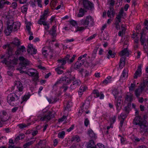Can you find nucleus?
<instances>
[{
    "label": "nucleus",
    "instance_id": "1",
    "mask_svg": "<svg viewBox=\"0 0 148 148\" xmlns=\"http://www.w3.org/2000/svg\"><path fill=\"white\" fill-rule=\"evenodd\" d=\"M133 124L139 127L140 133L148 134V125L144 118L138 115L136 116L133 120Z\"/></svg>",
    "mask_w": 148,
    "mask_h": 148
},
{
    "label": "nucleus",
    "instance_id": "2",
    "mask_svg": "<svg viewBox=\"0 0 148 148\" xmlns=\"http://www.w3.org/2000/svg\"><path fill=\"white\" fill-rule=\"evenodd\" d=\"M20 25L19 22H14L12 19H9L7 22V29L4 31V32L6 35L9 36L12 31H15L19 28Z\"/></svg>",
    "mask_w": 148,
    "mask_h": 148
},
{
    "label": "nucleus",
    "instance_id": "3",
    "mask_svg": "<svg viewBox=\"0 0 148 148\" xmlns=\"http://www.w3.org/2000/svg\"><path fill=\"white\" fill-rule=\"evenodd\" d=\"M19 99V97L15 93L10 94L7 97L8 102L12 106L15 105L17 103V101Z\"/></svg>",
    "mask_w": 148,
    "mask_h": 148
},
{
    "label": "nucleus",
    "instance_id": "4",
    "mask_svg": "<svg viewBox=\"0 0 148 148\" xmlns=\"http://www.w3.org/2000/svg\"><path fill=\"white\" fill-rule=\"evenodd\" d=\"M18 59L21 61L20 63L21 69H25L26 66L29 65L30 64V62L27 59L25 58L23 56L19 57Z\"/></svg>",
    "mask_w": 148,
    "mask_h": 148
},
{
    "label": "nucleus",
    "instance_id": "5",
    "mask_svg": "<svg viewBox=\"0 0 148 148\" xmlns=\"http://www.w3.org/2000/svg\"><path fill=\"white\" fill-rule=\"evenodd\" d=\"M70 56L69 55H67L66 56L63 58L61 59L58 60L57 61L59 64L58 66L60 68H64L63 65H64L66 63V61L68 62L69 61V59L70 58Z\"/></svg>",
    "mask_w": 148,
    "mask_h": 148
},
{
    "label": "nucleus",
    "instance_id": "6",
    "mask_svg": "<svg viewBox=\"0 0 148 148\" xmlns=\"http://www.w3.org/2000/svg\"><path fill=\"white\" fill-rule=\"evenodd\" d=\"M23 89V86L21 82L19 81H16L15 82V85L12 88V90H15L16 91L15 92L17 93L18 91L20 92L22 91Z\"/></svg>",
    "mask_w": 148,
    "mask_h": 148
},
{
    "label": "nucleus",
    "instance_id": "7",
    "mask_svg": "<svg viewBox=\"0 0 148 148\" xmlns=\"http://www.w3.org/2000/svg\"><path fill=\"white\" fill-rule=\"evenodd\" d=\"M54 116L52 114L51 112L49 111L45 114L43 116L41 117L40 120L42 121H46L48 122L54 117Z\"/></svg>",
    "mask_w": 148,
    "mask_h": 148
},
{
    "label": "nucleus",
    "instance_id": "8",
    "mask_svg": "<svg viewBox=\"0 0 148 148\" xmlns=\"http://www.w3.org/2000/svg\"><path fill=\"white\" fill-rule=\"evenodd\" d=\"M145 86L144 84L140 85L136 89L135 91V95L137 98H138L140 95L142 94L143 91L144 90Z\"/></svg>",
    "mask_w": 148,
    "mask_h": 148
},
{
    "label": "nucleus",
    "instance_id": "9",
    "mask_svg": "<svg viewBox=\"0 0 148 148\" xmlns=\"http://www.w3.org/2000/svg\"><path fill=\"white\" fill-rule=\"evenodd\" d=\"M3 48L4 49H5L6 48H7L8 53L9 55L8 56V59L11 60V59H10V58L12 56V51H13L11 45L10 44H7L3 45Z\"/></svg>",
    "mask_w": 148,
    "mask_h": 148
},
{
    "label": "nucleus",
    "instance_id": "10",
    "mask_svg": "<svg viewBox=\"0 0 148 148\" xmlns=\"http://www.w3.org/2000/svg\"><path fill=\"white\" fill-rule=\"evenodd\" d=\"M33 70L34 71H28V74L29 76L33 77L32 78L33 81L36 82L38 80L39 77L38 73L37 71L34 70Z\"/></svg>",
    "mask_w": 148,
    "mask_h": 148
},
{
    "label": "nucleus",
    "instance_id": "11",
    "mask_svg": "<svg viewBox=\"0 0 148 148\" xmlns=\"http://www.w3.org/2000/svg\"><path fill=\"white\" fill-rule=\"evenodd\" d=\"M83 4L84 8L87 9L91 10L92 8H94L93 3L89 1L83 0Z\"/></svg>",
    "mask_w": 148,
    "mask_h": 148
},
{
    "label": "nucleus",
    "instance_id": "12",
    "mask_svg": "<svg viewBox=\"0 0 148 148\" xmlns=\"http://www.w3.org/2000/svg\"><path fill=\"white\" fill-rule=\"evenodd\" d=\"M10 117L7 112L4 110H3L2 113L0 114V119L2 121L5 122L8 120Z\"/></svg>",
    "mask_w": 148,
    "mask_h": 148
},
{
    "label": "nucleus",
    "instance_id": "13",
    "mask_svg": "<svg viewBox=\"0 0 148 148\" xmlns=\"http://www.w3.org/2000/svg\"><path fill=\"white\" fill-rule=\"evenodd\" d=\"M145 30V29H142V32L140 33V41L142 45H144L146 41L145 34L144 32Z\"/></svg>",
    "mask_w": 148,
    "mask_h": 148
},
{
    "label": "nucleus",
    "instance_id": "14",
    "mask_svg": "<svg viewBox=\"0 0 148 148\" xmlns=\"http://www.w3.org/2000/svg\"><path fill=\"white\" fill-rule=\"evenodd\" d=\"M81 84V82L79 80L77 79L74 81L73 84L71 85L70 88L71 89H74L77 87L79 86Z\"/></svg>",
    "mask_w": 148,
    "mask_h": 148
},
{
    "label": "nucleus",
    "instance_id": "15",
    "mask_svg": "<svg viewBox=\"0 0 148 148\" xmlns=\"http://www.w3.org/2000/svg\"><path fill=\"white\" fill-rule=\"evenodd\" d=\"M115 14L114 9L113 7H110V9L107 12L108 16L110 18L114 17Z\"/></svg>",
    "mask_w": 148,
    "mask_h": 148
},
{
    "label": "nucleus",
    "instance_id": "16",
    "mask_svg": "<svg viewBox=\"0 0 148 148\" xmlns=\"http://www.w3.org/2000/svg\"><path fill=\"white\" fill-rule=\"evenodd\" d=\"M87 134L88 135V136L90 138L92 139H96V135L91 129H89L87 132Z\"/></svg>",
    "mask_w": 148,
    "mask_h": 148
},
{
    "label": "nucleus",
    "instance_id": "17",
    "mask_svg": "<svg viewBox=\"0 0 148 148\" xmlns=\"http://www.w3.org/2000/svg\"><path fill=\"white\" fill-rule=\"evenodd\" d=\"M117 100V103L116 104V109L118 111V112H119L121 108L122 104L123 103V101L121 99H119L121 97H119Z\"/></svg>",
    "mask_w": 148,
    "mask_h": 148
},
{
    "label": "nucleus",
    "instance_id": "18",
    "mask_svg": "<svg viewBox=\"0 0 148 148\" xmlns=\"http://www.w3.org/2000/svg\"><path fill=\"white\" fill-rule=\"evenodd\" d=\"M26 51L25 48L24 46H22L18 48L16 51V54L19 55Z\"/></svg>",
    "mask_w": 148,
    "mask_h": 148
},
{
    "label": "nucleus",
    "instance_id": "19",
    "mask_svg": "<svg viewBox=\"0 0 148 148\" xmlns=\"http://www.w3.org/2000/svg\"><path fill=\"white\" fill-rule=\"evenodd\" d=\"M134 95L131 92L129 94H126L125 99L129 102H131L133 100Z\"/></svg>",
    "mask_w": 148,
    "mask_h": 148
},
{
    "label": "nucleus",
    "instance_id": "20",
    "mask_svg": "<svg viewBox=\"0 0 148 148\" xmlns=\"http://www.w3.org/2000/svg\"><path fill=\"white\" fill-rule=\"evenodd\" d=\"M56 26L55 25H53L51 30L49 31V33L53 37H54L56 36Z\"/></svg>",
    "mask_w": 148,
    "mask_h": 148
},
{
    "label": "nucleus",
    "instance_id": "21",
    "mask_svg": "<svg viewBox=\"0 0 148 148\" xmlns=\"http://www.w3.org/2000/svg\"><path fill=\"white\" fill-rule=\"evenodd\" d=\"M134 142H143L145 139V138L143 136L141 137H134Z\"/></svg>",
    "mask_w": 148,
    "mask_h": 148
},
{
    "label": "nucleus",
    "instance_id": "22",
    "mask_svg": "<svg viewBox=\"0 0 148 148\" xmlns=\"http://www.w3.org/2000/svg\"><path fill=\"white\" fill-rule=\"evenodd\" d=\"M141 72V66H138V69L136 71L135 73L134 74V78L135 79L137 78L138 77L139 74Z\"/></svg>",
    "mask_w": 148,
    "mask_h": 148
},
{
    "label": "nucleus",
    "instance_id": "23",
    "mask_svg": "<svg viewBox=\"0 0 148 148\" xmlns=\"http://www.w3.org/2000/svg\"><path fill=\"white\" fill-rule=\"evenodd\" d=\"M88 21L87 20H86V19L85 20H81L79 21V25L85 26L84 27L86 28L88 25Z\"/></svg>",
    "mask_w": 148,
    "mask_h": 148
},
{
    "label": "nucleus",
    "instance_id": "24",
    "mask_svg": "<svg viewBox=\"0 0 148 148\" xmlns=\"http://www.w3.org/2000/svg\"><path fill=\"white\" fill-rule=\"evenodd\" d=\"M49 49L50 50V51H51L52 52L53 51V49H51V47H49V48H48L47 47H44L42 49V54L44 56H45V57L47 56V49Z\"/></svg>",
    "mask_w": 148,
    "mask_h": 148
},
{
    "label": "nucleus",
    "instance_id": "25",
    "mask_svg": "<svg viewBox=\"0 0 148 148\" xmlns=\"http://www.w3.org/2000/svg\"><path fill=\"white\" fill-rule=\"evenodd\" d=\"M62 82L63 84L65 83H67V84H69L71 82V81L68 77H62L61 78Z\"/></svg>",
    "mask_w": 148,
    "mask_h": 148
},
{
    "label": "nucleus",
    "instance_id": "26",
    "mask_svg": "<svg viewBox=\"0 0 148 148\" xmlns=\"http://www.w3.org/2000/svg\"><path fill=\"white\" fill-rule=\"evenodd\" d=\"M125 59V57H122L121 58L119 65L120 68H122L124 66Z\"/></svg>",
    "mask_w": 148,
    "mask_h": 148
},
{
    "label": "nucleus",
    "instance_id": "27",
    "mask_svg": "<svg viewBox=\"0 0 148 148\" xmlns=\"http://www.w3.org/2000/svg\"><path fill=\"white\" fill-rule=\"evenodd\" d=\"M86 20H87L88 22V25L90 23V25L91 26H93L94 24V20L93 18L90 16H87L86 18Z\"/></svg>",
    "mask_w": 148,
    "mask_h": 148
},
{
    "label": "nucleus",
    "instance_id": "28",
    "mask_svg": "<svg viewBox=\"0 0 148 148\" xmlns=\"http://www.w3.org/2000/svg\"><path fill=\"white\" fill-rule=\"evenodd\" d=\"M12 56L11 57V58H10V59H11V60H10L8 58V59L9 60L10 62H12V64L16 65L17 64L18 59L17 58H15L13 56L12 54Z\"/></svg>",
    "mask_w": 148,
    "mask_h": 148
},
{
    "label": "nucleus",
    "instance_id": "29",
    "mask_svg": "<svg viewBox=\"0 0 148 148\" xmlns=\"http://www.w3.org/2000/svg\"><path fill=\"white\" fill-rule=\"evenodd\" d=\"M82 66V64L81 62L77 61L75 64L74 68L75 70L79 69Z\"/></svg>",
    "mask_w": 148,
    "mask_h": 148
},
{
    "label": "nucleus",
    "instance_id": "30",
    "mask_svg": "<svg viewBox=\"0 0 148 148\" xmlns=\"http://www.w3.org/2000/svg\"><path fill=\"white\" fill-rule=\"evenodd\" d=\"M67 73L69 74V76L68 78L70 79V80L71 81L74 80V79H75V73H72L70 71H67Z\"/></svg>",
    "mask_w": 148,
    "mask_h": 148
},
{
    "label": "nucleus",
    "instance_id": "31",
    "mask_svg": "<svg viewBox=\"0 0 148 148\" xmlns=\"http://www.w3.org/2000/svg\"><path fill=\"white\" fill-rule=\"evenodd\" d=\"M115 54H116L115 53H113L112 51L111 50H110L108 52L107 58H108L109 59L110 58V56L112 58H113L115 57Z\"/></svg>",
    "mask_w": 148,
    "mask_h": 148
},
{
    "label": "nucleus",
    "instance_id": "32",
    "mask_svg": "<svg viewBox=\"0 0 148 148\" xmlns=\"http://www.w3.org/2000/svg\"><path fill=\"white\" fill-rule=\"evenodd\" d=\"M80 139L78 135H75L73 137L71 138V141L79 142L80 141Z\"/></svg>",
    "mask_w": 148,
    "mask_h": 148
},
{
    "label": "nucleus",
    "instance_id": "33",
    "mask_svg": "<svg viewBox=\"0 0 148 148\" xmlns=\"http://www.w3.org/2000/svg\"><path fill=\"white\" fill-rule=\"evenodd\" d=\"M111 78L112 77L111 76H109L103 82V83L104 84H106L108 83H110L111 82Z\"/></svg>",
    "mask_w": 148,
    "mask_h": 148
},
{
    "label": "nucleus",
    "instance_id": "34",
    "mask_svg": "<svg viewBox=\"0 0 148 148\" xmlns=\"http://www.w3.org/2000/svg\"><path fill=\"white\" fill-rule=\"evenodd\" d=\"M84 14V10L82 8H81L79 10V14L77 15V16L79 17H82Z\"/></svg>",
    "mask_w": 148,
    "mask_h": 148
},
{
    "label": "nucleus",
    "instance_id": "35",
    "mask_svg": "<svg viewBox=\"0 0 148 148\" xmlns=\"http://www.w3.org/2000/svg\"><path fill=\"white\" fill-rule=\"evenodd\" d=\"M25 137V135L23 134H20L19 136H17L15 139V141H17L20 139H23Z\"/></svg>",
    "mask_w": 148,
    "mask_h": 148
},
{
    "label": "nucleus",
    "instance_id": "36",
    "mask_svg": "<svg viewBox=\"0 0 148 148\" xmlns=\"http://www.w3.org/2000/svg\"><path fill=\"white\" fill-rule=\"evenodd\" d=\"M12 43L15 45L18 46L20 45V41L18 39L15 38L12 41Z\"/></svg>",
    "mask_w": 148,
    "mask_h": 148
},
{
    "label": "nucleus",
    "instance_id": "37",
    "mask_svg": "<svg viewBox=\"0 0 148 148\" xmlns=\"http://www.w3.org/2000/svg\"><path fill=\"white\" fill-rule=\"evenodd\" d=\"M112 93L114 96L115 98L116 99L119 93V90L117 89H114L113 90Z\"/></svg>",
    "mask_w": 148,
    "mask_h": 148
},
{
    "label": "nucleus",
    "instance_id": "38",
    "mask_svg": "<svg viewBox=\"0 0 148 148\" xmlns=\"http://www.w3.org/2000/svg\"><path fill=\"white\" fill-rule=\"evenodd\" d=\"M127 114L125 113H122L121 114L118 116V118L119 119H125L127 116Z\"/></svg>",
    "mask_w": 148,
    "mask_h": 148
},
{
    "label": "nucleus",
    "instance_id": "39",
    "mask_svg": "<svg viewBox=\"0 0 148 148\" xmlns=\"http://www.w3.org/2000/svg\"><path fill=\"white\" fill-rule=\"evenodd\" d=\"M127 53H128V51L127 49L126 48L121 51V53H120V55L121 56H123L125 55Z\"/></svg>",
    "mask_w": 148,
    "mask_h": 148
},
{
    "label": "nucleus",
    "instance_id": "40",
    "mask_svg": "<svg viewBox=\"0 0 148 148\" xmlns=\"http://www.w3.org/2000/svg\"><path fill=\"white\" fill-rule=\"evenodd\" d=\"M135 84L132 83L131 84V86L129 87V90L130 92H132V91H133L135 89Z\"/></svg>",
    "mask_w": 148,
    "mask_h": 148
},
{
    "label": "nucleus",
    "instance_id": "41",
    "mask_svg": "<svg viewBox=\"0 0 148 148\" xmlns=\"http://www.w3.org/2000/svg\"><path fill=\"white\" fill-rule=\"evenodd\" d=\"M121 17L116 16L115 19V24H119L121 22Z\"/></svg>",
    "mask_w": 148,
    "mask_h": 148
},
{
    "label": "nucleus",
    "instance_id": "42",
    "mask_svg": "<svg viewBox=\"0 0 148 148\" xmlns=\"http://www.w3.org/2000/svg\"><path fill=\"white\" fill-rule=\"evenodd\" d=\"M34 141H31L29 142H27L24 144L23 145L24 148H27V147L30 146L34 143Z\"/></svg>",
    "mask_w": 148,
    "mask_h": 148
},
{
    "label": "nucleus",
    "instance_id": "43",
    "mask_svg": "<svg viewBox=\"0 0 148 148\" xmlns=\"http://www.w3.org/2000/svg\"><path fill=\"white\" fill-rule=\"evenodd\" d=\"M98 47H96L94 49L93 53L92 54V57L93 58H95L96 57V55L97 52Z\"/></svg>",
    "mask_w": 148,
    "mask_h": 148
},
{
    "label": "nucleus",
    "instance_id": "44",
    "mask_svg": "<svg viewBox=\"0 0 148 148\" xmlns=\"http://www.w3.org/2000/svg\"><path fill=\"white\" fill-rule=\"evenodd\" d=\"M65 135V132L64 131H62L61 132H59L58 135V136L59 138H63L64 137Z\"/></svg>",
    "mask_w": 148,
    "mask_h": 148
},
{
    "label": "nucleus",
    "instance_id": "45",
    "mask_svg": "<svg viewBox=\"0 0 148 148\" xmlns=\"http://www.w3.org/2000/svg\"><path fill=\"white\" fill-rule=\"evenodd\" d=\"M123 8H122L120 10L119 14L117 15V16L121 17L123 15Z\"/></svg>",
    "mask_w": 148,
    "mask_h": 148
},
{
    "label": "nucleus",
    "instance_id": "46",
    "mask_svg": "<svg viewBox=\"0 0 148 148\" xmlns=\"http://www.w3.org/2000/svg\"><path fill=\"white\" fill-rule=\"evenodd\" d=\"M60 67L58 66V68H56L55 70L58 74H62L63 73V71L62 70H60L59 68Z\"/></svg>",
    "mask_w": 148,
    "mask_h": 148
},
{
    "label": "nucleus",
    "instance_id": "47",
    "mask_svg": "<svg viewBox=\"0 0 148 148\" xmlns=\"http://www.w3.org/2000/svg\"><path fill=\"white\" fill-rule=\"evenodd\" d=\"M7 66L8 67V69L9 70H11L12 71H13L14 70V67L12 65V62H10V63L9 65Z\"/></svg>",
    "mask_w": 148,
    "mask_h": 148
},
{
    "label": "nucleus",
    "instance_id": "48",
    "mask_svg": "<svg viewBox=\"0 0 148 148\" xmlns=\"http://www.w3.org/2000/svg\"><path fill=\"white\" fill-rule=\"evenodd\" d=\"M76 56V55H74L71 59H69V61H68V63H71L73 62L75 59V58Z\"/></svg>",
    "mask_w": 148,
    "mask_h": 148
},
{
    "label": "nucleus",
    "instance_id": "49",
    "mask_svg": "<svg viewBox=\"0 0 148 148\" xmlns=\"http://www.w3.org/2000/svg\"><path fill=\"white\" fill-rule=\"evenodd\" d=\"M110 7H113L114 5L115 1L114 0H110L109 1Z\"/></svg>",
    "mask_w": 148,
    "mask_h": 148
},
{
    "label": "nucleus",
    "instance_id": "50",
    "mask_svg": "<svg viewBox=\"0 0 148 148\" xmlns=\"http://www.w3.org/2000/svg\"><path fill=\"white\" fill-rule=\"evenodd\" d=\"M21 11L23 13L26 12L27 11V8L25 6H23L21 8Z\"/></svg>",
    "mask_w": 148,
    "mask_h": 148
},
{
    "label": "nucleus",
    "instance_id": "51",
    "mask_svg": "<svg viewBox=\"0 0 148 148\" xmlns=\"http://www.w3.org/2000/svg\"><path fill=\"white\" fill-rule=\"evenodd\" d=\"M1 62L3 63H5L6 65H9L10 63V62L9 61H7L6 58H4Z\"/></svg>",
    "mask_w": 148,
    "mask_h": 148
},
{
    "label": "nucleus",
    "instance_id": "52",
    "mask_svg": "<svg viewBox=\"0 0 148 148\" xmlns=\"http://www.w3.org/2000/svg\"><path fill=\"white\" fill-rule=\"evenodd\" d=\"M63 83V82H62V79L61 78L60 79L58 80L57 82L54 85V86H57V85L61 83Z\"/></svg>",
    "mask_w": 148,
    "mask_h": 148
},
{
    "label": "nucleus",
    "instance_id": "53",
    "mask_svg": "<svg viewBox=\"0 0 148 148\" xmlns=\"http://www.w3.org/2000/svg\"><path fill=\"white\" fill-rule=\"evenodd\" d=\"M122 76L123 77H127V70L126 69H124L122 75L121 76Z\"/></svg>",
    "mask_w": 148,
    "mask_h": 148
},
{
    "label": "nucleus",
    "instance_id": "54",
    "mask_svg": "<svg viewBox=\"0 0 148 148\" xmlns=\"http://www.w3.org/2000/svg\"><path fill=\"white\" fill-rule=\"evenodd\" d=\"M85 29H86V28L84 27H78L77 29L75 32H77L78 31H81L84 30Z\"/></svg>",
    "mask_w": 148,
    "mask_h": 148
},
{
    "label": "nucleus",
    "instance_id": "55",
    "mask_svg": "<svg viewBox=\"0 0 148 148\" xmlns=\"http://www.w3.org/2000/svg\"><path fill=\"white\" fill-rule=\"evenodd\" d=\"M61 88H63L64 89V91L65 92L68 88V86L65 84H64Z\"/></svg>",
    "mask_w": 148,
    "mask_h": 148
},
{
    "label": "nucleus",
    "instance_id": "56",
    "mask_svg": "<svg viewBox=\"0 0 148 148\" xmlns=\"http://www.w3.org/2000/svg\"><path fill=\"white\" fill-rule=\"evenodd\" d=\"M70 107L71 106L69 103L67 102L66 103V106L65 107L64 111L65 110H68L70 108Z\"/></svg>",
    "mask_w": 148,
    "mask_h": 148
},
{
    "label": "nucleus",
    "instance_id": "57",
    "mask_svg": "<svg viewBox=\"0 0 148 148\" xmlns=\"http://www.w3.org/2000/svg\"><path fill=\"white\" fill-rule=\"evenodd\" d=\"M93 93L94 94H96V96L97 97L99 96V93L98 90H93Z\"/></svg>",
    "mask_w": 148,
    "mask_h": 148
},
{
    "label": "nucleus",
    "instance_id": "58",
    "mask_svg": "<svg viewBox=\"0 0 148 148\" xmlns=\"http://www.w3.org/2000/svg\"><path fill=\"white\" fill-rule=\"evenodd\" d=\"M70 23L73 26H75L76 25H77L76 21L74 20H72L70 21Z\"/></svg>",
    "mask_w": 148,
    "mask_h": 148
},
{
    "label": "nucleus",
    "instance_id": "59",
    "mask_svg": "<svg viewBox=\"0 0 148 148\" xmlns=\"http://www.w3.org/2000/svg\"><path fill=\"white\" fill-rule=\"evenodd\" d=\"M66 116H63L62 117L58 119V122H61L63 121L66 118Z\"/></svg>",
    "mask_w": 148,
    "mask_h": 148
},
{
    "label": "nucleus",
    "instance_id": "60",
    "mask_svg": "<svg viewBox=\"0 0 148 148\" xmlns=\"http://www.w3.org/2000/svg\"><path fill=\"white\" fill-rule=\"evenodd\" d=\"M17 6V3L16 2H13L11 6L14 9H15Z\"/></svg>",
    "mask_w": 148,
    "mask_h": 148
},
{
    "label": "nucleus",
    "instance_id": "61",
    "mask_svg": "<svg viewBox=\"0 0 148 148\" xmlns=\"http://www.w3.org/2000/svg\"><path fill=\"white\" fill-rule=\"evenodd\" d=\"M130 110V109L127 108V107H125L124 109L123 110V111L125 112V113L128 114Z\"/></svg>",
    "mask_w": 148,
    "mask_h": 148
},
{
    "label": "nucleus",
    "instance_id": "62",
    "mask_svg": "<svg viewBox=\"0 0 148 148\" xmlns=\"http://www.w3.org/2000/svg\"><path fill=\"white\" fill-rule=\"evenodd\" d=\"M84 123L85 126L87 127L89 123V121L88 118H86L85 119Z\"/></svg>",
    "mask_w": 148,
    "mask_h": 148
},
{
    "label": "nucleus",
    "instance_id": "63",
    "mask_svg": "<svg viewBox=\"0 0 148 148\" xmlns=\"http://www.w3.org/2000/svg\"><path fill=\"white\" fill-rule=\"evenodd\" d=\"M18 126L20 128L22 129H23L24 127H26L27 126V125H26L25 124H19L18 125Z\"/></svg>",
    "mask_w": 148,
    "mask_h": 148
},
{
    "label": "nucleus",
    "instance_id": "64",
    "mask_svg": "<svg viewBox=\"0 0 148 148\" xmlns=\"http://www.w3.org/2000/svg\"><path fill=\"white\" fill-rule=\"evenodd\" d=\"M97 148H105L104 146L101 143H99L97 144Z\"/></svg>",
    "mask_w": 148,
    "mask_h": 148
}]
</instances>
